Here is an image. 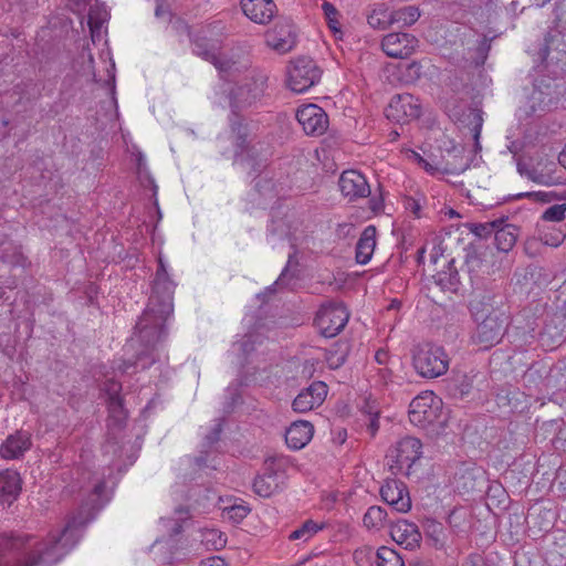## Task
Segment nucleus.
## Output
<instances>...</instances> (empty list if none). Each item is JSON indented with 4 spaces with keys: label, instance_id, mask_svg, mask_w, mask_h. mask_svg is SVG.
Masks as SVG:
<instances>
[{
    "label": "nucleus",
    "instance_id": "f257e3e1",
    "mask_svg": "<svg viewBox=\"0 0 566 566\" xmlns=\"http://www.w3.org/2000/svg\"><path fill=\"white\" fill-rule=\"evenodd\" d=\"M153 292L135 329L129 347L136 349V360L123 361L116 369L127 373L130 367L146 369L156 361V346L166 336L165 323L174 312L175 283L170 280L161 258L158 260Z\"/></svg>",
    "mask_w": 566,
    "mask_h": 566
},
{
    "label": "nucleus",
    "instance_id": "f03ea898",
    "mask_svg": "<svg viewBox=\"0 0 566 566\" xmlns=\"http://www.w3.org/2000/svg\"><path fill=\"white\" fill-rule=\"evenodd\" d=\"M470 311L476 324L473 342L485 349L497 344L509 326V316L493 306L490 295L474 297Z\"/></svg>",
    "mask_w": 566,
    "mask_h": 566
},
{
    "label": "nucleus",
    "instance_id": "7ed1b4c3",
    "mask_svg": "<svg viewBox=\"0 0 566 566\" xmlns=\"http://www.w3.org/2000/svg\"><path fill=\"white\" fill-rule=\"evenodd\" d=\"M422 455V443L415 437H403L391 446L386 454L392 474L411 476L416 462Z\"/></svg>",
    "mask_w": 566,
    "mask_h": 566
},
{
    "label": "nucleus",
    "instance_id": "20e7f679",
    "mask_svg": "<svg viewBox=\"0 0 566 566\" xmlns=\"http://www.w3.org/2000/svg\"><path fill=\"white\" fill-rule=\"evenodd\" d=\"M450 358L443 347L433 344L418 346L412 356L416 371L423 378H437L449 369Z\"/></svg>",
    "mask_w": 566,
    "mask_h": 566
},
{
    "label": "nucleus",
    "instance_id": "39448f33",
    "mask_svg": "<svg viewBox=\"0 0 566 566\" xmlns=\"http://www.w3.org/2000/svg\"><path fill=\"white\" fill-rule=\"evenodd\" d=\"M285 468L286 461L284 458L266 459L263 473L256 476L253 482L254 492L262 497H269L283 490L286 481Z\"/></svg>",
    "mask_w": 566,
    "mask_h": 566
},
{
    "label": "nucleus",
    "instance_id": "423d86ee",
    "mask_svg": "<svg viewBox=\"0 0 566 566\" xmlns=\"http://www.w3.org/2000/svg\"><path fill=\"white\" fill-rule=\"evenodd\" d=\"M266 81L268 77L264 74L252 72L243 83L237 84L230 92V106L233 113L259 101L264 94Z\"/></svg>",
    "mask_w": 566,
    "mask_h": 566
},
{
    "label": "nucleus",
    "instance_id": "0eeeda50",
    "mask_svg": "<svg viewBox=\"0 0 566 566\" xmlns=\"http://www.w3.org/2000/svg\"><path fill=\"white\" fill-rule=\"evenodd\" d=\"M322 71L311 57L295 59L287 70L289 87L296 93H303L321 80Z\"/></svg>",
    "mask_w": 566,
    "mask_h": 566
},
{
    "label": "nucleus",
    "instance_id": "6e6552de",
    "mask_svg": "<svg viewBox=\"0 0 566 566\" xmlns=\"http://www.w3.org/2000/svg\"><path fill=\"white\" fill-rule=\"evenodd\" d=\"M442 401L432 391H426L409 405L410 422L417 427L426 428L439 420Z\"/></svg>",
    "mask_w": 566,
    "mask_h": 566
},
{
    "label": "nucleus",
    "instance_id": "1a4fd4ad",
    "mask_svg": "<svg viewBox=\"0 0 566 566\" xmlns=\"http://www.w3.org/2000/svg\"><path fill=\"white\" fill-rule=\"evenodd\" d=\"M349 314L342 303L329 302L321 306L315 324L325 337L336 336L347 324Z\"/></svg>",
    "mask_w": 566,
    "mask_h": 566
},
{
    "label": "nucleus",
    "instance_id": "9d476101",
    "mask_svg": "<svg viewBox=\"0 0 566 566\" xmlns=\"http://www.w3.org/2000/svg\"><path fill=\"white\" fill-rule=\"evenodd\" d=\"M193 52L213 64L223 78H232L242 70V65L224 56L214 43L208 45L198 40L195 42Z\"/></svg>",
    "mask_w": 566,
    "mask_h": 566
},
{
    "label": "nucleus",
    "instance_id": "9b49d317",
    "mask_svg": "<svg viewBox=\"0 0 566 566\" xmlns=\"http://www.w3.org/2000/svg\"><path fill=\"white\" fill-rule=\"evenodd\" d=\"M420 115V104L413 95L405 93L394 96L386 108V117L395 123L406 124Z\"/></svg>",
    "mask_w": 566,
    "mask_h": 566
},
{
    "label": "nucleus",
    "instance_id": "f8f14e48",
    "mask_svg": "<svg viewBox=\"0 0 566 566\" xmlns=\"http://www.w3.org/2000/svg\"><path fill=\"white\" fill-rule=\"evenodd\" d=\"M296 119L307 135H323L328 127V117L324 109L315 104L303 105L296 111Z\"/></svg>",
    "mask_w": 566,
    "mask_h": 566
},
{
    "label": "nucleus",
    "instance_id": "ddd939ff",
    "mask_svg": "<svg viewBox=\"0 0 566 566\" xmlns=\"http://www.w3.org/2000/svg\"><path fill=\"white\" fill-rule=\"evenodd\" d=\"M265 43L280 54L290 52L296 44L295 27L290 21H279L265 32Z\"/></svg>",
    "mask_w": 566,
    "mask_h": 566
},
{
    "label": "nucleus",
    "instance_id": "4468645a",
    "mask_svg": "<svg viewBox=\"0 0 566 566\" xmlns=\"http://www.w3.org/2000/svg\"><path fill=\"white\" fill-rule=\"evenodd\" d=\"M338 186L342 195L349 201L366 198L370 195V186L366 177L354 169L343 171Z\"/></svg>",
    "mask_w": 566,
    "mask_h": 566
},
{
    "label": "nucleus",
    "instance_id": "2eb2a0df",
    "mask_svg": "<svg viewBox=\"0 0 566 566\" xmlns=\"http://www.w3.org/2000/svg\"><path fill=\"white\" fill-rule=\"evenodd\" d=\"M381 499L399 513H407L411 509L409 492L403 482L387 480L380 489Z\"/></svg>",
    "mask_w": 566,
    "mask_h": 566
},
{
    "label": "nucleus",
    "instance_id": "dca6fc26",
    "mask_svg": "<svg viewBox=\"0 0 566 566\" xmlns=\"http://www.w3.org/2000/svg\"><path fill=\"white\" fill-rule=\"evenodd\" d=\"M417 39L409 33H389L381 41L382 51L390 57L406 59L412 54Z\"/></svg>",
    "mask_w": 566,
    "mask_h": 566
},
{
    "label": "nucleus",
    "instance_id": "f3484780",
    "mask_svg": "<svg viewBox=\"0 0 566 566\" xmlns=\"http://www.w3.org/2000/svg\"><path fill=\"white\" fill-rule=\"evenodd\" d=\"M327 395V386L323 381H314L302 390L293 400L292 407L296 412H307L319 407Z\"/></svg>",
    "mask_w": 566,
    "mask_h": 566
},
{
    "label": "nucleus",
    "instance_id": "a211bd4d",
    "mask_svg": "<svg viewBox=\"0 0 566 566\" xmlns=\"http://www.w3.org/2000/svg\"><path fill=\"white\" fill-rule=\"evenodd\" d=\"M32 446L31 433L24 430H18L0 446V457L6 460H15L23 457Z\"/></svg>",
    "mask_w": 566,
    "mask_h": 566
},
{
    "label": "nucleus",
    "instance_id": "6ab92c4d",
    "mask_svg": "<svg viewBox=\"0 0 566 566\" xmlns=\"http://www.w3.org/2000/svg\"><path fill=\"white\" fill-rule=\"evenodd\" d=\"M243 13L253 22L268 24L277 12L273 0H241Z\"/></svg>",
    "mask_w": 566,
    "mask_h": 566
},
{
    "label": "nucleus",
    "instance_id": "aec40b11",
    "mask_svg": "<svg viewBox=\"0 0 566 566\" xmlns=\"http://www.w3.org/2000/svg\"><path fill=\"white\" fill-rule=\"evenodd\" d=\"M391 538L406 549L412 551L420 545L421 533L418 526L407 520H399L390 526Z\"/></svg>",
    "mask_w": 566,
    "mask_h": 566
},
{
    "label": "nucleus",
    "instance_id": "412c9836",
    "mask_svg": "<svg viewBox=\"0 0 566 566\" xmlns=\"http://www.w3.org/2000/svg\"><path fill=\"white\" fill-rule=\"evenodd\" d=\"M314 427L311 422L300 420L293 422L285 432V441L289 448L300 450L313 438Z\"/></svg>",
    "mask_w": 566,
    "mask_h": 566
},
{
    "label": "nucleus",
    "instance_id": "4be33fe9",
    "mask_svg": "<svg viewBox=\"0 0 566 566\" xmlns=\"http://www.w3.org/2000/svg\"><path fill=\"white\" fill-rule=\"evenodd\" d=\"M22 489L20 474L7 469L0 472V503L11 504L19 496Z\"/></svg>",
    "mask_w": 566,
    "mask_h": 566
},
{
    "label": "nucleus",
    "instance_id": "5701e85b",
    "mask_svg": "<svg viewBox=\"0 0 566 566\" xmlns=\"http://www.w3.org/2000/svg\"><path fill=\"white\" fill-rule=\"evenodd\" d=\"M377 229L375 226H368L364 229L356 244V261L359 264H367L376 248Z\"/></svg>",
    "mask_w": 566,
    "mask_h": 566
},
{
    "label": "nucleus",
    "instance_id": "b1692460",
    "mask_svg": "<svg viewBox=\"0 0 566 566\" xmlns=\"http://www.w3.org/2000/svg\"><path fill=\"white\" fill-rule=\"evenodd\" d=\"M520 230L511 223H502L494 230V241L499 251L509 252L513 249L518 238Z\"/></svg>",
    "mask_w": 566,
    "mask_h": 566
},
{
    "label": "nucleus",
    "instance_id": "393cba45",
    "mask_svg": "<svg viewBox=\"0 0 566 566\" xmlns=\"http://www.w3.org/2000/svg\"><path fill=\"white\" fill-rule=\"evenodd\" d=\"M262 342L263 338L259 333H248L240 340L233 343L232 353L238 356V363L243 365L254 350L255 345Z\"/></svg>",
    "mask_w": 566,
    "mask_h": 566
},
{
    "label": "nucleus",
    "instance_id": "a878e982",
    "mask_svg": "<svg viewBox=\"0 0 566 566\" xmlns=\"http://www.w3.org/2000/svg\"><path fill=\"white\" fill-rule=\"evenodd\" d=\"M347 355V343L337 342L326 350L325 359L331 368L336 369L345 364Z\"/></svg>",
    "mask_w": 566,
    "mask_h": 566
},
{
    "label": "nucleus",
    "instance_id": "bb28decb",
    "mask_svg": "<svg viewBox=\"0 0 566 566\" xmlns=\"http://www.w3.org/2000/svg\"><path fill=\"white\" fill-rule=\"evenodd\" d=\"M391 23L398 27H408L413 24L420 17L417 7L408 6L398 10L390 11Z\"/></svg>",
    "mask_w": 566,
    "mask_h": 566
},
{
    "label": "nucleus",
    "instance_id": "cd10ccee",
    "mask_svg": "<svg viewBox=\"0 0 566 566\" xmlns=\"http://www.w3.org/2000/svg\"><path fill=\"white\" fill-rule=\"evenodd\" d=\"M387 512L380 506H370L364 515V525L368 528L379 530L384 526Z\"/></svg>",
    "mask_w": 566,
    "mask_h": 566
},
{
    "label": "nucleus",
    "instance_id": "c85d7f7f",
    "mask_svg": "<svg viewBox=\"0 0 566 566\" xmlns=\"http://www.w3.org/2000/svg\"><path fill=\"white\" fill-rule=\"evenodd\" d=\"M377 566H405L402 557L392 548L382 546L377 551Z\"/></svg>",
    "mask_w": 566,
    "mask_h": 566
},
{
    "label": "nucleus",
    "instance_id": "c756f323",
    "mask_svg": "<svg viewBox=\"0 0 566 566\" xmlns=\"http://www.w3.org/2000/svg\"><path fill=\"white\" fill-rule=\"evenodd\" d=\"M322 11H323L324 18H325L331 31L334 32L335 34L340 33V31H342V23L339 21L340 13L335 8V6L328 1H324L322 3Z\"/></svg>",
    "mask_w": 566,
    "mask_h": 566
},
{
    "label": "nucleus",
    "instance_id": "7c9ffc66",
    "mask_svg": "<svg viewBox=\"0 0 566 566\" xmlns=\"http://www.w3.org/2000/svg\"><path fill=\"white\" fill-rule=\"evenodd\" d=\"M319 530H322V525L313 522L312 520L305 521L298 528L293 531L289 538L292 541L302 539L304 542L308 541L313 535H315Z\"/></svg>",
    "mask_w": 566,
    "mask_h": 566
},
{
    "label": "nucleus",
    "instance_id": "2f4dec72",
    "mask_svg": "<svg viewBox=\"0 0 566 566\" xmlns=\"http://www.w3.org/2000/svg\"><path fill=\"white\" fill-rule=\"evenodd\" d=\"M368 24L378 30H385L391 25L390 11L384 9H375L367 18Z\"/></svg>",
    "mask_w": 566,
    "mask_h": 566
},
{
    "label": "nucleus",
    "instance_id": "473e14b6",
    "mask_svg": "<svg viewBox=\"0 0 566 566\" xmlns=\"http://www.w3.org/2000/svg\"><path fill=\"white\" fill-rule=\"evenodd\" d=\"M503 223L502 219L484 222V223H473L470 228L471 232L476 237L483 239L488 238L491 234H494V230L496 227Z\"/></svg>",
    "mask_w": 566,
    "mask_h": 566
},
{
    "label": "nucleus",
    "instance_id": "72a5a7b5",
    "mask_svg": "<svg viewBox=\"0 0 566 566\" xmlns=\"http://www.w3.org/2000/svg\"><path fill=\"white\" fill-rule=\"evenodd\" d=\"M566 203H558L548 207L542 213L543 221L559 222L565 218Z\"/></svg>",
    "mask_w": 566,
    "mask_h": 566
},
{
    "label": "nucleus",
    "instance_id": "f704fd0d",
    "mask_svg": "<svg viewBox=\"0 0 566 566\" xmlns=\"http://www.w3.org/2000/svg\"><path fill=\"white\" fill-rule=\"evenodd\" d=\"M203 541L207 545H210L213 549H221L227 544L226 536L217 530H207L203 533Z\"/></svg>",
    "mask_w": 566,
    "mask_h": 566
},
{
    "label": "nucleus",
    "instance_id": "c9c22d12",
    "mask_svg": "<svg viewBox=\"0 0 566 566\" xmlns=\"http://www.w3.org/2000/svg\"><path fill=\"white\" fill-rule=\"evenodd\" d=\"M566 238V233L560 230H556L553 232L543 233L541 240L544 244L557 248L559 247Z\"/></svg>",
    "mask_w": 566,
    "mask_h": 566
},
{
    "label": "nucleus",
    "instance_id": "e433bc0d",
    "mask_svg": "<svg viewBox=\"0 0 566 566\" xmlns=\"http://www.w3.org/2000/svg\"><path fill=\"white\" fill-rule=\"evenodd\" d=\"M250 509L245 505H232L227 509L228 517L234 523H240L248 516Z\"/></svg>",
    "mask_w": 566,
    "mask_h": 566
},
{
    "label": "nucleus",
    "instance_id": "4c0bfd02",
    "mask_svg": "<svg viewBox=\"0 0 566 566\" xmlns=\"http://www.w3.org/2000/svg\"><path fill=\"white\" fill-rule=\"evenodd\" d=\"M476 375H463L458 379L457 390L461 396H467L471 392Z\"/></svg>",
    "mask_w": 566,
    "mask_h": 566
},
{
    "label": "nucleus",
    "instance_id": "58836bf2",
    "mask_svg": "<svg viewBox=\"0 0 566 566\" xmlns=\"http://www.w3.org/2000/svg\"><path fill=\"white\" fill-rule=\"evenodd\" d=\"M108 408L111 413L118 419L125 418V412L123 409V403L120 397H112L108 402Z\"/></svg>",
    "mask_w": 566,
    "mask_h": 566
},
{
    "label": "nucleus",
    "instance_id": "ea45409f",
    "mask_svg": "<svg viewBox=\"0 0 566 566\" xmlns=\"http://www.w3.org/2000/svg\"><path fill=\"white\" fill-rule=\"evenodd\" d=\"M231 127H232V130L234 133H237L238 147L241 148V150L245 149L248 147L247 142H245V133H244L245 129L242 127L241 124H237L235 122H232Z\"/></svg>",
    "mask_w": 566,
    "mask_h": 566
},
{
    "label": "nucleus",
    "instance_id": "a19ab883",
    "mask_svg": "<svg viewBox=\"0 0 566 566\" xmlns=\"http://www.w3.org/2000/svg\"><path fill=\"white\" fill-rule=\"evenodd\" d=\"M482 123H483V119H482L481 114L473 113L472 134H473V138H474L476 145L479 144V138H480L481 129H482Z\"/></svg>",
    "mask_w": 566,
    "mask_h": 566
},
{
    "label": "nucleus",
    "instance_id": "79ce46f5",
    "mask_svg": "<svg viewBox=\"0 0 566 566\" xmlns=\"http://www.w3.org/2000/svg\"><path fill=\"white\" fill-rule=\"evenodd\" d=\"M122 389V386L120 384L116 382V381H109L108 384H106V388L105 390L107 391L108 396H109V400L112 399V397H119L118 394Z\"/></svg>",
    "mask_w": 566,
    "mask_h": 566
},
{
    "label": "nucleus",
    "instance_id": "37998d69",
    "mask_svg": "<svg viewBox=\"0 0 566 566\" xmlns=\"http://www.w3.org/2000/svg\"><path fill=\"white\" fill-rule=\"evenodd\" d=\"M201 566H227L223 558L214 556L201 562Z\"/></svg>",
    "mask_w": 566,
    "mask_h": 566
},
{
    "label": "nucleus",
    "instance_id": "c03bdc74",
    "mask_svg": "<svg viewBox=\"0 0 566 566\" xmlns=\"http://www.w3.org/2000/svg\"><path fill=\"white\" fill-rule=\"evenodd\" d=\"M221 433V423H217L210 434L207 436V441L209 444L214 443L219 440V436Z\"/></svg>",
    "mask_w": 566,
    "mask_h": 566
},
{
    "label": "nucleus",
    "instance_id": "a18cd8bd",
    "mask_svg": "<svg viewBox=\"0 0 566 566\" xmlns=\"http://www.w3.org/2000/svg\"><path fill=\"white\" fill-rule=\"evenodd\" d=\"M467 265L470 271H475L480 265V259L478 255H469L467 259Z\"/></svg>",
    "mask_w": 566,
    "mask_h": 566
},
{
    "label": "nucleus",
    "instance_id": "49530a36",
    "mask_svg": "<svg viewBox=\"0 0 566 566\" xmlns=\"http://www.w3.org/2000/svg\"><path fill=\"white\" fill-rule=\"evenodd\" d=\"M370 209L374 212H379L382 210V199L381 198H373L370 199Z\"/></svg>",
    "mask_w": 566,
    "mask_h": 566
},
{
    "label": "nucleus",
    "instance_id": "de8ad7c7",
    "mask_svg": "<svg viewBox=\"0 0 566 566\" xmlns=\"http://www.w3.org/2000/svg\"><path fill=\"white\" fill-rule=\"evenodd\" d=\"M375 359L377 360L378 364L382 365V364H386L387 363V359H388V354L386 350H378L375 355Z\"/></svg>",
    "mask_w": 566,
    "mask_h": 566
},
{
    "label": "nucleus",
    "instance_id": "09e8293b",
    "mask_svg": "<svg viewBox=\"0 0 566 566\" xmlns=\"http://www.w3.org/2000/svg\"><path fill=\"white\" fill-rule=\"evenodd\" d=\"M369 428H370L373 434L377 432V430L379 428L378 413L377 412L375 413V417L370 419Z\"/></svg>",
    "mask_w": 566,
    "mask_h": 566
},
{
    "label": "nucleus",
    "instance_id": "8fccbe9b",
    "mask_svg": "<svg viewBox=\"0 0 566 566\" xmlns=\"http://www.w3.org/2000/svg\"><path fill=\"white\" fill-rule=\"evenodd\" d=\"M176 513L179 515L178 520L179 521H185L188 518L189 514H188V510L184 506H179L176 509Z\"/></svg>",
    "mask_w": 566,
    "mask_h": 566
},
{
    "label": "nucleus",
    "instance_id": "3c124183",
    "mask_svg": "<svg viewBox=\"0 0 566 566\" xmlns=\"http://www.w3.org/2000/svg\"><path fill=\"white\" fill-rule=\"evenodd\" d=\"M534 245H537L536 239H528V240H526L525 248H524L525 252L528 253V254H532L531 250H533Z\"/></svg>",
    "mask_w": 566,
    "mask_h": 566
},
{
    "label": "nucleus",
    "instance_id": "603ef678",
    "mask_svg": "<svg viewBox=\"0 0 566 566\" xmlns=\"http://www.w3.org/2000/svg\"><path fill=\"white\" fill-rule=\"evenodd\" d=\"M558 163L566 169V145L558 155Z\"/></svg>",
    "mask_w": 566,
    "mask_h": 566
},
{
    "label": "nucleus",
    "instance_id": "864d4df0",
    "mask_svg": "<svg viewBox=\"0 0 566 566\" xmlns=\"http://www.w3.org/2000/svg\"><path fill=\"white\" fill-rule=\"evenodd\" d=\"M419 160V163L423 166V168L427 170V171H433V167L427 163L423 158H421L418 154H415Z\"/></svg>",
    "mask_w": 566,
    "mask_h": 566
},
{
    "label": "nucleus",
    "instance_id": "5fc2aeb1",
    "mask_svg": "<svg viewBox=\"0 0 566 566\" xmlns=\"http://www.w3.org/2000/svg\"><path fill=\"white\" fill-rule=\"evenodd\" d=\"M166 13H167V11L164 9V6L158 3L157 7H156V10H155L156 17L160 18V17H163Z\"/></svg>",
    "mask_w": 566,
    "mask_h": 566
},
{
    "label": "nucleus",
    "instance_id": "6e6d98bb",
    "mask_svg": "<svg viewBox=\"0 0 566 566\" xmlns=\"http://www.w3.org/2000/svg\"><path fill=\"white\" fill-rule=\"evenodd\" d=\"M535 196L537 198H539L541 200H545V201L551 200V193L549 192H537V193H535Z\"/></svg>",
    "mask_w": 566,
    "mask_h": 566
},
{
    "label": "nucleus",
    "instance_id": "4d7b16f0",
    "mask_svg": "<svg viewBox=\"0 0 566 566\" xmlns=\"http://www.w3.org/2000/svg\"><path fill=\"white\" fill-rule=\"evenodd\" d=\"M103 490H104V483H98L94 488V493L96 495H99L103 492Z\"/></svg>",
    "mask_w": 566,
    "mask_h": 566
},
{
    "label": "nucleus",
    "instance_id": "13d9d810",
    "mask_svg": "<svg viewBox=\"0 0 566 566\" xmlns=\"http://www.w3.org/2000/svg\"><path fill=\"white\" fill-rule=\"evenodd\" d=\"M411 209L415 212V214L419 217L418 211L420 209V206L416 201L411 202Z\"/></svg>",
    "mask_w": 566,
    "mask_h": 566
},
{
    "label": "nucleus",
    "instance_id": "bf43d9fd",
    "mask_svg": "<svg viewBox=\"0 0 566 566\" xmlns=\"http://www.w3.org/2000/svg\"><path fill=\"white\" fill-rule=\"evenodd\" d=\"M105 450L106 452H109L111 450L115 451V443L107 442V444L105 446Z\"/></svg>",
    "mask_w": 566,
    "mask_h": 566
},
{
    "label": "nucleus",
    "instance_id": "052dcab7",
    "mask_svg": "<svg viewBox=\"0 0 566 566\" xmlns=\"http://www.w3.org/2000/svg\"><path fill=\"white\" fill-rule=\"evenodd\" d=\"M431 260H432V262H433V263H437V261H438V254H437V253H432V254H431Z\"/></svg>",
    "mask_w": 566,
    "mask_h": 566
},
{
    "label": "nucleus",
    "instance_id": "680f3d73",
    "mask_svg": "<svg viewBox=\"0 0 566 566\" xmlns=\"http://www.w3.org/2000/svg\"><path fill=\"white\" fill-rule=\"evenodd\" d=\"M181 525L179 523L176 524V527L174 528V532L177 534L180 532Z\"/></svg>",
    "mask_w": 566,
    "mask_h": 566
},
{
    "label": "nucleus",
    "instance_id": "e2e57ef3",
    "mask_svg": "<svg viewBox=\"0 0 566 566\" xmlns=\"http://www.w3.org/2000/svg\"><path fill=\"white\" fill-rule=\"evenodd\" d=\"M418 253H419V261H420V260L422 259V256H423L424 249H420V250L418 251Z\"/></svg>",
    "mask_w": 566,
    "mask_h": 566
},
{
    "label": "nucleus",
    "instance_id": "0e129e2a",
    "mask_svg": "<svg viewBox=\"0 0 566 566\" xmlns=\"http://www.w3.org/2000/svg\"><path fill=\"white\" fill-rule=\"evenodd\" d=\"M437 282H438L439 284H441V282H442L441 273H438V275H437Z\"/></svg>",
    "mask_w": 566,
    "mask_h": 566
},
{
    "label": "nucleus",
    "instance_id": "69168bd1",
    "mask_svg": "<svg viewBox=\"0 0 566 566\" xmlns=\"http://www.w3.org/2000/svg\"><path fill=\"white\" fill-rule=\"evenodd\" d=\"M398 136V132H395V135H392V138H396Z\"/></svg>",
    "mask_w": 566,
    "mask_h": 566
},
{
    "label": "nucleus",
    "instance_id": "338daca9",
    "mask_svg": "<svg viewBox=\"0 0 566 566\" xmlns=\"http://www.w3.org/2000/svg\"><path fill=\"white\" fill-rule=\"evenodd\" d=\"M398 136V132H395V135H392V138H396Z\"/></svg>",
    "mask_w": 566,
    "mask_h": 566
}]
</instances>
